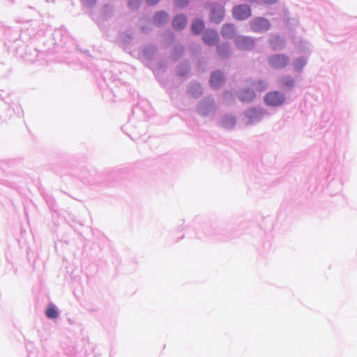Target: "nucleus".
<instances>
[{
	"label": "nucleus",
	"mask_w": 357,
	"mask_h": 357,
	"mask_svg": "<svg viewBox=\"0 0 357 357\" xmlns=\"http://www.w3.org/2000/svg\"><path fill=\"white\" fill-rule=\"evenodd\" d=\"M224 17V10L222 7L220 6L217 9L211 10V19L215 22H220Z\"/></svg>",
	"instance_id": "nucleus-12"
},
{
	"label": "nucleus",
	"mask_w": 357,
	"mask_h": 357,
	"mask_svg": "<svg viewBox=\"0 0 357 357\" xmlns=\"http://www.w3.org/2000/svg\"><path fill=\"white\" fill-rule=\"evenodd\" d=\"M160 0H146V2L149 5H154L157 3Z\"/></svg>",
	"instance_id": "nucleus-22"
},
{
	"label": "nucleus",
	"mask_w": 357,
	"mask_h": 357,
	"mask_svg": "<svg viewBox=\"0 0 357 357\" xmlns=\"http://www.w3.org/2000/svg\"><path fill=\"white\" fill-rule=\"evenodd\" d=\"M265 3L271 4L275 3L278 0H262Z\"/></svg>",
	"instance_id": "nucleus-23"
},
{
	"label": "nucleus",
	"mask_w": 357,
	"mask_h": 357,
	"mask_svg": "<svg viewBox=\"0 0 357 357\" xmlns=\"http://www.w3.org/2000/svg\"><path fill=\"white\" fill-rule=\"evenodd\" d=\"M225 79L221 72L217 71L211 75L210 79L211 86L214 89L220 88L224 83Z\"/></svg>",
	"instance_id": "nucleus-5"
},
{
	"label": "nucleus",
	"mask_w": 357,
	"mask_h": 357,
	"mask_svg": "<svg viewBox=\"0 0 357 357\" xmlns=\"http://www.w3.org/2000/svg\"><path fill=\"white\" fill-rule=\"evenodd\" d=\"M271 46L273 49L277 50L278 48L279 44H282L283 42L279 37H275L274 39L271 40Z\"/></svg>",
	"instance_id": "nucleus-18"
},
{
	"label": "nucleus",
	"mask_w": 357,
	"mask_h": 357,
	"mask_svg": "<svg viewBox=\"0 0 357 357\" xmlns=\"http://www.w3.org/2000/svg\"><path fill=\"white\" fill-rule=\"evenodd\" d=\"M250 26L252 31L261 32L268 30L270 27V23L264 18L258 17L250 23Z\"/></svg>",
	"instance_id": "nucleus-4"
},
{
	"label": "nucleus",
	"mask_w": 357,
	"mask_h": 357,
	"mask_svg": "<svg viewBox=\"0 0 357 357\" xmlns=\"http://www.w3.org/2000/svg\"><path fill=\"white\" fill-rule=\"evenodd\" d=\"M281 84L286 87H292L294 85V79L291 77H285L281 79Z\"/></svg>",
	"instance_id": "nucleus-15"
},
{
	"label": "nucleus",
	"mask_w": 357,
	"mask_h": 357,
	"mask_svg": "<svg viewBox=\"0 0 357 357\" xmlns=\"http://www.w3.org/2000/svg\"><path fill=\"white\" fill-rule=\"evenodd\" d=\"M187 24L186 17L183 15H176L172 21V26L175 30L183 29Z\"/></svg>",
	"instance_id": "nucleus-9"
},
{
	"label": "nucleus",
	"mask_w": 357,
	"mask_h": 357,
	"mask_svg": "<svg viewBox=\"0 0 357 357\" xmlns=\"http://www.w3.org/2000/svg\"><path fill=\"white\" fill-rule=\"evenodd\" d=\"M289 62V57L284 54H275L268 59L269 65L277 69L284 68Z\"/></svg>",
	"instance_id": "nucleus-2"
},
{
	"label": "nucleus",
	"mask_w": 357,
	"mask_h": 357,
	"mask_svg": "<svg viewBox=\"0 0 357 357\" xmlns=\"http://www.w3.org/2000/svg\"><path fill=\"white\" fill-rule=\"evenodd\" d=\"M250 112H255V109H252Z\"/></svg>",
	"instance_id": "nucleus-24"
},
{
	"label": "nucleus",
	"mask_w": 357,
	"mask_h": 357,
	"mask_svg": "<svg viewBox=\"0 0 357 357\" xmlns=\"http://www.w3.org/2000/svg\"><path fill=\"white\" fill-rule=\"evenodd\" d=\"M168 20V15L164 11L157 12L153 17V23L156 26H161Z\"/></svg>",
	"instance_id": "nucleus-10"
},
{
	"label": "nucleus",
	"mask_w": 357,
	"mask_h": 357,
	"mask_svg": "<svg viewBox=\"0 0 357 357\" xmlns=\"http://www.w3.org/2000/svg\"><path fill=\"white\" fill-rule=\"evenodd\" d=\"M203 40L208 45H215L218 41V34L212 30L206 31L203 35Z\"/></svg>",
	"instance_id": "nucleus-6"
},
{
	"label": "nucleus",
	"mask_w": 357,
	"mask_h": 357,
	"mask_svg": "<svg viewBox=\"0 0 357 357\" xmlns=\"http://www.w3.org/2000/svg\"><path fill=\"white\" fill-rule=\"evenodd\" d=\"M189 0H175V4L178 6V7H184L185 6H186L188 3Z\"/></svg>",
	"instance_id": "nucleus-20"
},
{
	"label": "nucleus",
	"mask_w": 357,
	"mask_h": 357,
	"mask_svg": "<svg viewBox=\"0 0 357 357\" xmlns=\"http://www.w3.org/2000/svg\"><path fill=\"white\" fill-rule=\"evenodd\" d=\"M218 53L221 56H225L227 55V53L228 52V47L225 45L219 46L218 47Z\"/></svg>",
	"instance_id": "nucleus-19"
},
{
	"label": "nucleus",
	"mask_w": 357,
	"mask_h": 357,
	"mask_svg": "<svg viewBox=\"0 0 357 357\" xmlns=\"http://www.w3.org/2000/svg\"><path fill=\"white\" fill-rule=\"evenodd\" d=\"M306 61L304 58H299L294 62V67L296 70H300L305 65Z\"/></svg>",
	"instance_id": "nucleus-16"
},
{
	"label": "nucleus",
	"mask_w": 357,
	"mask_h": 357,
	"mask_svg": "<svg viewBox=\"0 0 357 357\" xmlns=\"http://www.w3.org/2000/svg\"><path fill=\"white\" fill-rule=\"evenodd\" d=\"M238 98L243 102H249L255 99V93L250 89H243L239 92Z\"/></svg>",
	"instance_id": "nucleus-7"
},
{
	"label": "nucleus",
	"mask_w": 357,
	"mask_h": 357,
	"mask_svg": "<svg viewBox=\"0 0 357 357\" xmlns=\"http://www.w3.org/2000/svg\"><path fill=\"white\" fill-rule=\"evenodd\" d=\"M45 315L49 319H56L58 317V312L54 305H48L47 308L45 310Z\"/></svg>",
	"instance_id": "nucleus-14"
},
{
	"label": "nucleus",
	"mask_w": 357,
	"mask_h": 357,
	"mask_svg": "<svg viewBox=\"0 0 357 357\" xmlns=\"http://www.w3.org/2000/svg\"><path fill=\"white\" fill-rule=\"evenodd\" d=\"M236 46L241 50H249L254 45V42L247 37H239L236 40Z\"/></svg>",
	"instance_id": "nucleus-8"
},
{
	"label": "nucleus",
	"mask_w": 357,
	"mask_h": 357,
	"mask_svg": "<svg viewBox=\"0 0 357 357\" xmlns=\"http://www.w3.org/2000/svg\"><path fill=\"white\" fill-rule=\"evenodd\" d=\"M139 4V0H130L128 5L131 8L137 7Z\"/></svg>",
	"instance_id": "nucleus-21"
},
{
	"label": "nucleus",
	"mask_w": 357,
	"mask_h": 357,
	"mask_svg": "<svg viewBox=\"0 0 357 357\" xmlns=\"http://www.w3.org/2000/svg\"><path fill=\"white\" fill-rule=\"evenodd\" d=\"M233 16L238 20H245L251 15L250 6L246 5H239L234 7Z\"/></svg>",
	"instance_id": "nucleus-3"
},
{
	"label": "nucleus",
	"mask_w": 357,
	"mask_h": 357,
	"mask_svg": "<svg viewBox=\"0 0 357 357\" xmlns=\"http://www.w3.org/2000/svg\"><path fill=\"white\" fill-rule=\"evenodd\" d=\"M221 34L226 38H231L235 35V29L232 24H225L222 26Z\"/></svg>",
	"instance_id": "nucleus-11"
},
{
	"label": "nucleus",
	"mask_w": 357,
	"mask_h": 357,
	"mask_svg": "<svg viewBox=\"0 0 357 357\" xmlns=\"http://www.w3.org/2000/svg\"><path fill=\"white\" fill-rule=\"evenodd\" d=\"M255 87L257 91H262L267 88V84L263 81H259L255 84Z\"/></svg>",
	"instance_id": "nucleus-17"
},
{
	"label": "nucleus",
	"mask_w": 357,
	"mask_h": 357,
	"mask_svg": "<svg viewBox=\"0 0 357 357\" xmlns=\"http://www.w3.org/2000/svg\"><path fill=\"white\" fill-rule=\"evenodd\" d=\"M204 27V24L203 22L199 20H196L193 22L191 26V29L194 33L199 34L202 31Z\"/></svg>",
	"instance_id": "nucleus-13"
},
{
	"label": "nucleus",
	"mask_w": 357,
	"mask_h": 357,
	"mask_svg": "<svg viewBox=\"0 0 357 357\" xmlns=\"http://www.w3.org/2000/svg\"><path fill=\"white\" fill-rule=\"evenodd\" d=\"M265 103L271 107L282 105L285 101L284 94L280 91H271L264 96Z\"/></svg>",
	"instance_id": "nucleus-1"
}]
</instances>
